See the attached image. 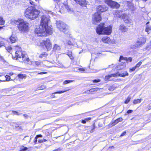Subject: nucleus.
<instances>
[{"label": "nucleus", "mask_w": 151, "mask_h": 151, "mask_svg": "<svg viewBox=\"0 0 151 151\" xmlns=\"http://www.w3.org/2000/svg\"><path fill=\"white\" fill-rule=\"evenodd\" d=\"M40 13V10L35 7H29L27 8L24 12L25 17L30 19L34 20L38 17Z\"/></svg>", "instance_id": "f257e3e1"}, {"label": "nucleus", "mask_w": 151, "mask_h": 151, "mask_svg": "<svg viewBox=\"0 0 151 151\" xmlns=\"http://www.w3.org/2000/svg\"><path fill=\"white\" fill-rule=\"evenodd\" d=\"M104 23H101L98 25L96 29V32L99 35H109L112 31V27L109 26L107 27L104 26Z\"/></svg>", "instance_id": "f03ea898"}, {"label": "nucleus", "mask_w": 151, "mask_h": 151, "mask_svg": "<svg viewBox=\"0 0 151 151\" xmlns=\"http://www.w3.org/2000/svg\"><path fill=\"white\" fill-rule=\"evenodd\" d=\"M35 32L40 36H47L52 34L51 28H47L40 24L35 30Z\"/></svg>", "instance_id": "7ed1b4c3"}, {"label": "nucleus", "mask_w": 151, "mask_h": 151, "mask_svg": "<svg viewBox=\"0 0 151 151\" xmlns=\"http://www.w3.org/2000/svg\"><path fill=\"white\" fill-rule=\"evenodd\" d=\"M29 25V23L26 21L22 20L17 25L18 29L21 33H26L28 31Z\"/></svg>", "instance_id": "20e7f679"}, {"label": "nucleus", "mask_w": 151, "mask_h": 151, "mask_svg": "<svg viewBox=\"0 0 151 151\" xmlns=\"http://www.w3.org/2000/svg\"><path fill=\"white\" fill-rule=\"evenodd\" d=\"M50 21V20L49 17L46 15L42 16L41 17L40 25L45 27L50 28L48 26V24Z\"/></svg>", "instance_id": "39448f33"}, {"label": "nucleus", "mask_w": 151, "mask_h": 151, "mask_svg": "<svg viewBox=\"0 0 151 151\" xmlns=\"http://www.w3.org/2000/svg\"><path fill=\"white\" fill-rule=\"evenodd\" d=\"M104 1L106 4L112 9H117L120 7L119 4L111 0H104Z\"/></svg>", "instance_id": "423d86ee"}, {"label": "nucleus", "mask_w": 151, "mask_h": 151, "mask_svg": "<svg viewBox=\"0 0 151 151\" xmlns=\"http://www.w3.org/2000/svg\"><path fill=\"white\" fill-rule=\"evenodd\" d=\"M101 19L100 13L97 12L93 15L92 23L93 24H96L97 23H99Z\"/></svg>", "instance_id": "0eeeda50"}, {"label": "nucleus", "mask_w": 151, "mask_h": 151, "mask_svg": "<svg viewBox=\"0 0 151 151\" xmlns=\"http://www.w3.org/2000/svg\"><path fill=\"white\" fill-rule=\"evenodd\" d=\"M57 28L61 31L65 32L66 30L67 26L66 24L61 21L57 22Z\"/></svg>", "instance_id": "6e6552de"}, {"label": "nucleus", "mask_w": 151, "mask_h": 151, "mask_svg": "<svg viewBox=\"0 0 151 151\" xmlns=\"http://www.w3.org/2000/svg\"><path fill=\"white\" fill-rule=\"evenodd\" d=\"M97 12H106L108 9V8L105 5H100L98 6L97 7Z\"/></svg>", "instance_id": "1a4fd4ad"}, {"label": "nucleus", "mask_w": 151, "mask_h": 151, "mask_svg": "<svg viewBox=\"0 0 151 151\" xmlns=\"http://www.w3.org/2000/svg\"><path fill=\"white\" fill-rule=\"evenodd\" d=\"M42 43L45 46L47 50H50L52 47L51 43L49 39H47L46 40H43Z\"/></svg>", "instance_id": "9d476101"}, {"label": "nucleus", "mask_w": 151, "mask_h": 151, "mask_svg": "<svg viewBox=\"0 0 151 151\" xmlns=\"http://www.w3.org/2000/svg\"><path fill=\"white\" fill-rule=\"evenodd\" d=\"M123 119L122 118H119L115 120L113 122H110L108 126L109 127H111L118 123L120 122H122Z\"/></svg>", "instance_id": "9b49d317"}, {"label": "nucleus", "mask_w": 151, "mask_h": 151, "mask_svg": "<svg viewBox=\"0 0 151 151\" xmlns=\"http://www.w3.org/2000/svg\"><path fill=\"white\" fill-rule=\"evenodd\" d=\"M146 42V39L144 37H141L136 42L137 46L142 45Z\"/></svg>", "instance_id": "f8f14e48"}, {"label": "nucleus", "mask_w": 151, "mask_h": 151, "mask_svg": "<svg viewBox=\"0 0 151 151\" xmlns=\"http://www.w3.org/2000/svg\"><path fill=\"white\" fill-rule=\"evenodd\" d=\"M101 40L102 42L104 43H109L111 41L110 38L107 36H105L102 38Z\"/></svg>", "instance_id": "ddd939ff"}, {"label": "nucleus", "mask_w": 151, "mask_h": 151, "mask_svg": "<svg viewBox=\"0 0 151 151\" xmlns=\"http://www.w3.org/2000/svg\"><path fill=\"white\" fill-rule=\"evenodd\" d=\"M126 66V64L125 62H122L119 65H117L116 68L118 70H120L124 68Z\"/></svg>", "instance_id": "4468645a"}, {"label": "nucleus", "mask_w": 151, "mask_h": 151, "mask_svg": "<svg viewBox=\"0 0 151 151\" xmlns=\"http://www.w3.org/2000/svg\"><path fill=\"white\" fill-rule=\"evenodd\" d=\"M75 1L81 6H85L87 4L86 0H75Z\"/></svg>", "instance_id": "2eb2a0df"}, {"label": "nucleus", "mask_w": 151, "mask_h": 151, "mask_svg": "<svg viewBox=\"0 0 151 151\" xmlns=\"http://www.w3.org/2000/svg\"><path fill=\"white\" fill-rule=\"evenodd\" d=\"M119 29L122 32H125L127 30L126 27L123 25H121L119 27Z\"/></svg>", "instance_id": "dca6fc26"}, {"label": "nucleus", "mask_w": 151, "mask_h": 151, "mask_svg": "<svg viewBox=\"0 0 151 151\" xmlns=\"http://www.w3.org/2000/svg\"><path fill=\"white\" fill-rule=\"evenodd\" d=\"M22 57L23 61H25L26 63H28L29 61V58L26 55L24 54L22 55Z\"/></svg>", "instance_id": "f3484780"}, {"label": "nucleus", "mask_w": 151, "mask_h": 151, "mask_svg": "<svg viewBox=\"0 0 151 151\" xmlns=\"http://www.w3.org/2000/svg\"><path fill=\"white\" fill-rule=\"evenodd\" d=\"M127 5L129 9L132 11H134L135 9V8L133 5V4L131 2L127 3Z\"/></svg>", "instance_id": "a211bd4d"}, {"label": "nucleus", "mask_w": 151, "mask_h": 151, "mask_svg": "<svg viewBox=\"0 0 151 151\" xmlns=\"http://www.w3.org/2000/svg\"><path fill=\"white\" fill-rule=\"evenodd\" d=\"M24 54L21 51H16L15 55L16 58H20L22 56V55Z\"/></svg>", "instance_id": "6ab92c4d"}, {"label": "nucleus", "mask_w": 151, "mask_h": 151, "mask_svg": "<svg viewBox=\"0 0 151 151\" xmlns=\"http://www.w3.org/2000/svg\"><path fill=\"white\" fill-rule=\"evenodd\" d=\"M99 90V89L98 88H94L91 89L88 91H87L86 92V93H92L98 91Z\"/></svg>", "instance_id": "aec40b11"}, {"label": "nucleus", "mask_w": 151, "mask_h": 151, "mask_svg": "<svg viewBox=\"0 0 151 151\" xmlns=\"http://www.w3.org/2000/svg\"><path fill=\"white\" fill-rule=\"evenodd\" d=\"M121 12L119 10H115L113 12V14L114 15L116 16L117 17H121V15H120V13Z\"/></svg>", "instance_id": "412c9836"}, {"label": "nucleus", "mask_w": 151, "mask_h": 151, "mask_svg": "<svg viewBox=\"0 0 151 151\" xmlns=\"http://www.w3.org/2000/svg\"><path fill=\"white\" fill-rule=\"evenodd\" d=\"M142 99H134L133 100V104H139L141 101Z\"/></svg>", "instance_id": "4be33fe9"}, {"label": "nucleus", "mask_w": 151, "mask_h": 151, "mask_svg": "<svg viewBox=\"0 0 151 151\" xmlns=\"http://www.w3.org/2000/svg\"><path fill=\"white\" fill-rule=\"evenodd\" d=\"M6 40L4 39H1L0 40V48L1 47L4 46L5 45V42Z\"/></svg>", "instance_id": "5701e85b"}, {"label": "nucleus", "mask_w": 151, "mask_h": 151, "mask_svg": "<svg viewBox=\"0 0 151 151\" xmlns=\"http://www.w3.org/2000/svg\"><path fill=\"white\" fill-rule=\"evenodd\" d=\"M1 76H0V77ZM5 78H4V79L6 78V80H1L0 79V81H1V82H5L6 81H9V80H10V77L9 76H8V75H6L5 76Z\"/></svg>", "instance_id": "b1692460"}, {"label": "nucleus", "mask_w": 151, "mask_h": 151, "mask_svg": "<svg viewBox=\"0 0 151 151\" xmlns=\"http://www.w3.org/2000/svg\"><path fill=\"white\" fill-rule=\"evenodd\" d=\"M10 40L12 43H14L16 41V38L12 35L10 37Z\"/></svg>", "instance_id": "393cba45"}, {"label": "nucleus", "mask_w": 151, "mask_h": 151, "mask_svg": "<svg viewBox=\"0 0 151 151\" xmlns=\"http://www.w3.org/2000/svg\"><path fill=\"white\" fill-rule=\"evenodd\" d=\"M20 150L19 151H26L28 150L27 147H25L23 145L20 146Z\"/></svg>", "instance_id": "a878e982"}, {"label": "nucleus", "mask_w": 151, "mask_h": 151, "mask_svg": "<svg viewBox=\"0 0 151 151\" xmlns=\"http://www.w3.org/2000/svg\"><path fill=\"white\" fill-rule=\"evenodd\" d=\"M149 23V22H148L146 24L145 31L147 32H148L151 29V26H149L148 24Z\"/></svg>", "instance_id": "bb28decb"}, {"label": "nucleus", "mask_w": 151, "mask_h": 151, "mask_svg": "<svg viewBox=\"0 0 151 151\" xmlns=\"http://www.w3.org/2000/svg\"><path fill=\"white\" fill-rule=\"evenodd\" d=\"M18 77L19 78L23 79L24 78H25L26 77V75L24 74H19Z\"/></svg>", "instance_id": "cd10ccee"}, {"label": "nucleus", "mask_w": 151, "mask_h": 151, "mask_svg": "<svg viewBox=\"0 0 151 151\" xmlns=\"http://www.w3.org/2000/svg\"><path fill=\"white\" fill-rule=\"evenodd\" d=\"M53 50L55 51L59 50L60 49V47L58 45L56 44L54 45L53 47Z\"/></svg>", "instance_id": "c85d7f7f"}, {"label": "nucleus", "mask_w": 151, "mask_h": 151, "mask_svg": "<svg viewBox=\"0 0 151 151\" xmlns=\"http://www.w3.org/2000/svg\"><path fill=\"white\" fill-rule=\"evenodd\" d=\"M124 20L125 23H131L132 21L131 19H130L129 18H125L124 19Z\"/></svg>", "instance_id": "c756f323"}, {"label": "nucleus", "mask_w": 151, "mask_h": 151, "mask_svg": "<svg viewBox=\"0 0 151 151\" xmlns=\"http://www.w3.org/2000/svg\"><path fill=\"white\" fill-rule=\"evenodd\" d=\"M128 73L127 72H126L124 73H122V74H120L119 73V76H121L122 77H124L126 76H128Z\"/></svg>", "instance_id": "7c9ffc66"}, {"label": "nucleus", "mask_w": 151, "mask_h": 151, "mask_svg": "<svg viewBox=\"0 0 151 151\" xmlns=\"http://www.w3.org/2000/svg\"><path fill=\"white\" fill-rule=\"evenodd\" d=\"M5 21L3 19V18L0 17V25H3L5 23Z\"/></svg>", "instance_id": "2f4dec72"}, {"label": "nucleus", "mask_w": 151, "mask_h": 151, "mask_svg": "<svg viewBox=\"0 0 151 151\" xmlns=\"http://www.w3.org/2000/svg\"><path fill=\"white\" fill-rule=\"evenodd\" d=\"M73 81V80H66L63 82V84L64 85H65V84H67L68 83H70L72 82Z\"/></svg>", "instance_id": "473e14b6"}, {"label": "nucleus", "mask_w": 151, "mask_h": 151, "mask_svg": "<svg viewBox=\"0 0 151 151\" xmlns=\"http://www.w3.org/2000/svg\"><path fill=\"white\" fill-rule=\"evenodd\" d=\"M15 50L16 51H22V49L20 47L17 46L15 47Z\"/></svg>", "instance_id": "72a5a7b5"}, {"label": "nucleus", "mask_w": 151, "mask_h": 151, "mask_svg": "<svg viewBox=\"0 0 151 151\" xmlns=\"http://www.w3.org/2000/svg\"><path fill=\"white\" fill-rule=\"evenodd\" d=\"M131 99V98L130 97L128 96L127 99H126V100L124 101V103L126 104H128L129 101H130Z\"/></svg>", "instance_id": "f704fd0d"}, {"label": "nucleus", "mask_w": 151, "mask_h": 151, "mask_svg": "<svg viewBox=\"0 0 151 151\" xmlns=\"http://www.w3.org/2000/svg\"><path fill=\"white\" fill-rule=\"evenodd\" d=\"M127 57H124L122 56H121L120 57L119 60V61L120 62L121 60H127Z\"/></svg>", "instance_id": "c9c22d12"}, {"label": "nucleus", "mask_w": 151, "mask_h": 151, "mask_svg": "<svg viewBox=\"0 0 151 151\" xmlns=\"http://www.w3.org/2000/svg\"><path fill=\"white\" fill-rule=\"evenodd\" d=\"M142 63V62L141 61L139 62L135 66L136 68H139L141 65Z\"/></svg>", "instance_id": "e433bc0d"}, {"label": "nucleus", "mask_w": 151, "mask_h": 151, "mask_svg": "<svg viewBox=\"0 0 151 151\" xmlns=\"http://www.w3.org/2000/svg\"><path fill=\"white\" fill-rule=\"evenodd\" d=\"M46 88V86L45 85H42L41 86L38 87V89H43Z\"/></svg>", "instance_id": "4c0bfd02"}, {"label": "nucleus", "mask_w": 151, "mask_h": 151, "mask_svg": "<svg viewBox=\"0 0 151 151\" xmlns=\"http://www.w3.org/2000/svg\"><path fill=\"white\" fill-rule=\"evenodd\" d=\"M119 72H117L116 73H114V74H111L110 76H111V77H116L118 76H119Z\"/></svg>", "instance_id": "58836bf2"}, {"label": "nucleus", "mask_w": 151, "mask_h": 151, "mask_svg": "<svg viewBox=\"0 0 151 151\" xmlns=\"http://www.w3.org/2000/svg\"><path fill=\"white\" fill-rule=\"evenodd\" d=\"M6 48L9 52H10L12 50V48L10 46H8L7 47H6Z\"/></svg>", "instance_id": "ea45409f"}, {"label": "nucleus", "mask_w": 151, "mask_h": 151, "mask_svg": "<svg viewBox=\"0 0 151 151\" xmlns=\"http://www.w3.org/2000/svg\"><path fill=\"white\" fill-rule=\"evenodd\" d=\"M35 63L36 65L39 66L41 64V62L39 61H37L35 62Z\"/></svg>", "instance_id": "a19ab883"}, {"label": "nucleus", "mask_w": 151, "mask_h": 151, "mask_svg": "<svg viewBox=\"0 0 151 151\" xmlns=\"http://www.w3.org/2000/svg\"><path fill=\"white\" fill-rule=\"evenodd\" d=\"M126 59L127 60H126L127 62L129 61V62H131L132 60V58L131 57H129V58L127 57Z\"/></svg>", "instance_id": "79ce46f5"}, {"label": "nucleus", "mask_w": 151, "mask_h": 151, "mask_svg": "<svg viewBox=\"0 0 151 151\" xmlns=\"http://www.w3.org/2000/svg\"><path fill=\"white\" fill-rule=\"evenodd\" d=\"M136 69L135 66L133 67L132 68H130L129 71L130 72H132V71H134Z\"/></svg>", "instance_id": "37998d69"}, {"label": "nucleus", "mask_w": 151, "mask_h": 151, "mask_svg": "<svg viewBox=\"0 0 151 151\" xmlns=\"http://www.w3.org/2000/svg\"><path fill=\"white\" fill-rule=\"evenodd\" d=\"M68 90H66L64 91H58L57 92H55V93H64V92H66V91H68Z\"/></svg>", "instance_id": "c03bdc74"}, {"label": "nucleus", "mask_w": 151, "mask_h": 151, "mask_svg": "<svg viewBox=\"0 0 151 151\" xmlns=\"http://www.w3.org/2000/svg\"><path fill=\"white\" fill-rule=\"evenodd\" d=\"M47 141V140H46V139H42L41 140H38V142L39 143H42L44 142H46Z\"/></svg>", "instance_id": "a18cd8bd"}, {"label": "nucleus", "mask_w": 151, "mask_h": 151, "mask_svg": "<svg viewBox=\"0 0 151 151\" xmlns=\"http://www.w3.org/2000/svg\"><path fill=\"white\" fill-rule=\"evenodd\" d=\"M12 112L14 114L17 115H19L20 114L17 111H12Z\"/></svg>", "instance_id": "49530a36"}, {"label": "nucleus", "mask_w": 151, "mask_h": 151, "mask_svg": "<svg viewBox=\"0 0 151 151\" xmlns=\"http://www.w3.org/2000/svg\"><path fill=\"white\" fill-rule=\"evenodd\" d=\"M14 126L16 128L19 127V124L16 123H14Z\"/></svg>", "instance_id": "de8ad7c7"}, {"label": "nucleus", "mask_w": 151, "mask_h": 151, "mask_svg": "<svg viewBox=\"0 0 151 151\" xmlns=\"http://www.w3.org/2000/svg\"><path fill=\"white\" fill-rule=\"evenodd\" d=\"M111 75H108V76H106L105 77V79L106 80H108L111 77V76H110Z\"/></svg>", "instance_id": "09e8293b"}, {"label": "nucleus", "mask_w": 151, "mask_h": 151, "mask_svg": "<svg viewBox=\"0 0 151 151\" xmlns=\"http://www.w3.org/2000/svg\"><path fill=\"white\" fill-rule=\"evenodd\" d=\"M146 109H147V111H148L150 109H151V106L150 105H147V106Z\"/></svg>", "instance_id": "8fccbe9b"}, {"label": "nucleus", "mask_w": 151, "mask_h": 151, "mask_svg": "<svg viewBox=\"0 0 151 151\" xmlns=\"http://www.w3.org/2000/svg\"><path fill=\"white\" fill-rule=\"evenodd\" d=\"M93 81V82L94 83H96V82H98L100 81V80L99 79H98L97 80H94Z\"/></svg>", "instance_id": "3c124183"}, {"label": "nucleus", "mask_w": 151, "mask_h": 151, "mask_svg": "<svg viewBox=\"0 0 151 151\" xmlns=\"http://www.w3.org/2000/svg\"><path fill=\"white\" fill-rule=\"evenodd\" d=\"M67 44H68L69 45H73V44H72V43L70 41H68L67 42Z\"/></svg>", "instance_id": "603ef678"}, {"label": "nucleus", "mask_w": 151, "mask_h": 151, "mask_svg": "<svg viewBox=\"0 0 151 151\" xmlns=\"http://www.w3.org/2000/svg\"><path fill=\"white\" fill-rule=\"evenodd\" d=\"M78 70L84 72L85 71V69L83 68H80Z\"/></svg>", "instance_id": "864d4df0"}, {"label": "nucleus", "mask_w": 151, "mask_h": 151, "mask_svg": "<svg viewBox=\"0 0 151 151\" xmlns=\"http://www.w3.org/2000/svg\"><path fill=\"white\" fill-rule=\"evenodd\" d=\"M37 138L36 137L35 138V141H34V143L35 144H37Z\"/></svg>", "instance_id": "5fc2aeb1"}, {"label": "nucleus", "mask_w": 151, "mask_h": 151, "mask_svg": "<svg viewBox=\"0 0 151 151\" xmlns=\"http://www.w3.org/2000/svg\"><path fill=\"white\" fill-rule=\"evenodd\" d=\"M132 112H133V111L132 110H129L127 111V113L128 114H129V113H132Z\"/></svg>", "instance_id": "6e6d98bb"}, {"label": "nucleus", "mask_w": 151, "mask_h": 151, "mask_svg": "<svg viewBox=\"0 0 151 151\" xmlns=\"http://www.w3.org/2000/svg\"><path fill=\"white\" fill-rule=\"evenodd\" d=\"M47 73V72H41L39 73H38V74H41V75H42V74H45V73Z\"/></svg>", "instance_id": "4d7b16f0"}, {"label": "nucleus", "mask_w": 151, "mask_h": 151, "mask_svg": "<svg viewBox=\"0 0 151 151\" xmlns=\"http://www.w3.org/2000/svg\"><path fill=\"white\" fill-rule=\"evenodd\" d=\"M126 134V132L125 131L124 132L120 135V137H122L124 135Z\"/></svg>", "instance_id": "13d9d810"}, {"label": "nucleus", "mask_w": 151, "mask_h": 151, "mask_svg": "<svg viewBox=\"0 0 151 151\" xmlns=\"http://www.w3.org/2000/svg\"><path fill=\"white\" fill-rule=\"evenodd\" d=\"M68 56H69V57L71 59H73V58L71 54L68 55Z\"/></svg>", "instance_id": "bf43d9fd"}, {"label": "nucleus", "mask_w": 151, "mask_h": 151, "mask_svg": "<svg viewBox=\"0 0 151 151\" xmlns=\"http://www.w3.org/2000/svg\"><path fill=\"white\" fill-rule=\"evenodd\" d=\"M42 137V135L41 134H39L36 135V137L37 138L39 137Z\"/></svg>", "instance_id": "052dcab7"}, {"label": "nucleus", "mask_w": 151, "mask_h": 151, "mask_svg": "<svg viewBox=\"0 0 151 151\" xmlns=\"http://www.w3.org/2000/svg\"><path fill=\"white\" fill-rule=\"evenodd\" d=\"M91 119V118H86L85 119L86 121H88L89 120H90Z\"/></svg>", "instance_id": "680f3d73"}, {"label": "nucleus", "mask_w": 151, "mask_h": 151, "mask_svg": "<svg viewBox=\"0 0 151 151\" xmlns=\"http://www.w3.org/2000/svg\"><path fill=\"white\" fill-rule=\"evenodd\" d=\"M86 122V121L85 119L84 120H82V122L83 124H85Z\"/></svg>", "instance_id": "e2e57ef3"}, {"label": "nucleus", "mask_w": 151, "mask_h": 151, "mask_svg": "<svg viewBox=\"0 0 151 151\" xmlns=\"http://www.w3.org/2000/svg\"><path fill=\"white\" fill-rule=\"evenodd\" d=\"M23 115L25 118H27L28 117V116L27 114H24Z\"/></svg>", "instance_id": "0e129e2a"}, {"label": "nucleus", "mask_w": 151, "mask_h": 151, "mask_svg": "<svg viewBox=\"0 0 151 151\" xmlns=\"http://www.w3.org/2000/svg\"><path fill=\"white\" fill-rule=\"evenodd\" d=\"M95 127L93 128L91 131V132H93V129H95Z\"/></svg>", "instance_id": "69168bd1"}, {"label": "nucleus", "mask_w": 151, "mask_h": 151, "mask_svg": "<svg viewBox=\"0 0 151 151\" xmlns=\"http://www.w3.org/2000/svg\"><path fill=\"white\" fill-rule=\"evenodd\" d=\"M46 135L47 136H48V135H50V133L49 132H47L46 133Z\"/></svg>", "instance_id": "338daca9"}, {"label": "nucleus", "mask_w": 151, "mask_h": 151, "mask_svg": "<svg viewBox=\"0 0 151 151\" xmlns=\"http://www.w3.org/2000/svg\"><path fill=\"white\" fill-rule=\"evenodd\" d=\"M4 27H1L0 26V29H2Z\"/></svg>", "instance_id": "774afa93"}]
</instances>
